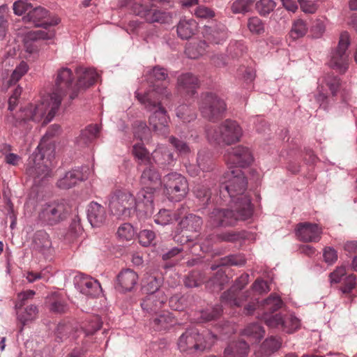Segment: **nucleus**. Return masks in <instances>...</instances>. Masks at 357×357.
Returning <instances> with one entry per match:
<instances>
[{
	"instance_id": "nucleus-1",
	"label": "nucleus",
	"mask_w": 357,
	"mask_h": 357,
	"mask_svg": "<svg viewBox=\"0 0 357 357\" xmlns=\"http://www.w3.org/2000/svg\"><path fill=\"white\" fill-rule=\"evenodd\" d=\"M73 79V73L70 68H60L57 71L55 85L50 97L36 105H30L24 107L21 112L20 119L17 121L18 125L22 126L27 121L40 122L43 119V125L50 122L57 112L62 100L70 91Z\"/></svg>"
},
{
	"instance_id": "nucleus-2",
	"label": "nucleus",
	"mask_w": 357,
	"mask_h": 357,
	"mask_svg": "<svg viewBox=\"0 0 357 357\" xmlns=\"http://www.w3.org/2000/svg\"><path fill=\"white\" fill-rule=\"evenodd\" d=\"M159 96L169 100L172 94L167 87L162 84H153L151 89L144 93L135 92L136 98L146 109H155L149 116L150 127L158 135L166 137L169 133V117L165 108L159 101Z\"/></svg>"
},
{
	"instance_id": "nucleus-3",
	"label": "nucleus",
	"mask_w": 357,
	"mask_h": 357,
	"mask_svg": "<svg viewBox=\"0 0 357 357\" xmlns=\"http://www.w3.org/2000/svg\"><path fill=\"white\" fill-rule=\"evenodd\" d=\"M226 178L227 180L220 185V195L225 197V194H227L231 198V202L241 205L243 217H251L252 207L250 198L245 192L248 181L244 174L236 168L227 172Z\"/></svg>"
},
{
	"instance_id": "nucleus-4",
	"label": "nucleus",
	"mask_w": 357,
	"mask_h": 357,
	"mask_svg": "<svg viewBox=\"0 0 357 357\" xmlns=\"http://www.w3.org/2000/svg\"><path fill=\"white\" fill-rule=\"evenodd\" d=\"M215 335L208 333H200L197 329L186 330L178 337L177 346L178 350L185 356H195L211 347Z\"/></svg>"
},
{
	"instance_id": "nucleus-5",
	"label": "nucleus",
	"mask_w": 357,
	"mask_h": 357,
	"mask_svg": "<svg viewBox=\"0 0 357 357\" xmlns=\"http://www.w3.org/2000/svg\"><path fill=\"white\" fill-rule=\"evenodd\" d=\"M206 135L211 143L231 145L240 141L243 130L236 121L226 119L218 126L208 128Z\"/></svg>"
},
{
	"instance_id": "nucleus-6",
	"label": "nucleus",
	"mask_w": 357,
	"mask_h": 357,
	"mask_svg": "<svg viewBox=\"0 0 357 357\" xmlns=\"http://www.w3.org/2000/svg\"><path fill=\"white\" fill-rule=\"evenodd\" d=\"M231 209L214 208L208 216L207 224L211 227L234 226L238 220H245L250 217H243L241 204L231 202Z\"/></svg>"
},
{
	"instance_id": "nucleus-7",
	"label": "nucleus",
	"mask_w": 357,
	"mask_h": 357,
	"mask_svg": "<svg viewBox=\"0 0 357 357\" xmlns=\"http://www.w3.org/2000/svg\"><path fill=\"white\" fill-rule=\"evenodd\" d=\"M199 109L206 120L215 122L221 119L227 110L225 101L213 93H203L199 100Z\"/></svg>"
},
{
	"instance_id": "nucleus-8",
	"label": "nucleus",
	"mask_w": 357,
	"mask_h": 357,
	"mask_svg": "<svg viewBox=\"0 0 357 357\" xmlns=\"http://www.w3.org/2000/svg\"><path fill=\"white\" fill-rule=\"evenodd\" d=\"M164 192L169 199L180 202L185 197L188 191V183L181 174L172 172L164 176L162 180Z\"/></svg>"
},
{
	"instance_id": "nucleus-9",
	"label": "nucleus",
	"mask_w": 357,
	"mask_h": 357,
	"mask_svg": "<svg viewBox=\"0 0 357 357\" xmlns=\"http://www.w3.org/2000/svg\"><path fill=\"white\" fill-rule=\"evenodd\" d=\"M112 213L120 218L130 217L135 211V197L129 192L116 190L110 197Z\"/></svg>"
},
{
	"instance_id": "nucleus-10",
	"label": "nucleus",
	"mask_w": 357,
	"mask_h": 357,
	"mask_svg": "<svg viewBox=\"0 0 357 357\" xmlns=\"http://www.w3.org/2000/svg\"><path fill=\"white\" fill-rule=\"evenodd\" d=\"M70 208L64 200L54 201L42 205L38 218L48 225H54L66 220Z\"/></svg>"
},
{
	"instance_id": "nucleus-11",
	"label": "nucleus",
	"mask_w": 357,
	"mask_h": 357,
	"mask_svg": "<svg viewBox=\"0 0 357 357\" xmlns=\"http://www.w3.org/2000/svg\"><path fill=\"white\" fill-rule=\"evenodd\" d=\"M50 161L45 160V155L40 151L32 155L26 169V174L33 179L36 184H40L46 178L52 176L49 167Z\"/></svg>"
},
{
	"instance_id": "nucleus-12",
	"label": "nucleus",
	"mask_w": 357,
	"mask_h": 357,
	"mask_svg": "<svg viewBox=\"0 0 357 357\" xmlns=\"http://www.w3.org/2000/svg\"><path fill=\"white\" fill-rule=\"evenodd\" d=\"M350 45L349 35L347 31L342 32L337 47L332 52L329 62L330 66L341 73H344L349 66L348 47Z\"/></svg>"
},
{
	"instance_id": "nucleus-13",
	"label": "nucleus",
	"mask_w": 357,
	"mask_h": 357,
	"mask_svg": "<svg viewBox=\"0 0 357 357\" xmlns=\"http://www.w3.org/2000/svg\"><path fill=\"white\" fill-rule=\"evenodd\" d=\"M155 188H142L135 198V211L139 218L144 219L151 216L154 211V197Z\"/></svg>"
},
{
	"instance_id": "nucleus-14",
	"label": "nucleus",
	"mask_w": 357,
	"mask_h": 357,
	"mask_svg": "<svg viewBox=\"0 0 357 357\" xmlns=\"http://www.w3.org/2000/svg\"><path fill=\"white\" fill-rule=\"evenodd\" d=\"M248 274L242 275L229 290L222 294L221 296L222 301L231 306H241L242 303L245 301L250 296V293L245 291L241 296H238V291L241 290L248 284Z\"/></svg>"
},
{
	"instance_id": "nucleus-15",
	"label": "nucleus",
	"mask_w": 357,
	"mask_h": 357,
	"mask_svg": "<svg viewBox=\"0 0 357 357\" xmlns=\"http://www.w3.org/2000/svg\"><path fill=\"white\" fill-rule=\"evenodd\" d=\"M76 73L77 75V82L75 88L71 89V91L69 93L68 100L64 105H69L70 102L74 100L78 95L77 89H85L88 88L93 84L98 75V73L92 68H84L82 67H78L76 69Z\"/></svg>"
},
{
	"instance_id": "nucleus-16",
	"label": "nucleus",
	"mask_w": 357,
	"mask_h": 357,
	"mask_svg": "<svg viewBox=\"0 0 357 357\" xmlns=\"http://www.w3.org/2000/svg\"><path fill=\"white\" fill-rule=\"evenodd\" d=\"M49 15V11L43 7L37 6L31 8L26 15L22 17L25 22H31L36 26H42L45 29L50 26H54L59 23L60 20L58 18L47 20Z\"/></svg>"
},
{
	"instance_id": "nucleus-17",
	"label": "nucleus",
	"mask_w": 357,
	"mask_h": 357,
	"mask_svg": "<svg viewBox=\"0 0 357 357\" xmlns=\"http://www.w3.org/2000/svg\"><path fill=\"white\" fill-rule=\"evenodd\" d=\"M167 296L164 291H158L156 294H147L141 303L144 311L149 314H157L165 306Z\"/></svg>"
},
{
	"instance_id": "nucleus-18",
	"label": "nucleus",
	"mask_w": 357,
	"mask_h": 357,
	"mask_svg": "<svg viewBox=\"0 0 357 357\" xmlns=\"http://www.w3.org/2000/svg\"><path fill=\"white\" fill-rule=\"evenodd\" d=\"M322 229L317 224L301 222L297 225L296 235L304 242H318L321 238Z\"/></svg>"
},
{
	"instance_id": "nucleus-19",
	"label": "nucleus",
	"mask_w": 357,
	"mask_h": 357,
	"mask_svg": "<svg viewBox=\"0 0 357 357\" xmlns=\"http://www.w3.org/2000/svg\"><path fill=\"white\" fill-rule=\"evenodd\" d=\"M252 159L250 150L242 146L231 148L228 151L226 156L227 161L239 167H245L250 165Z\"/></svg>"
},
{
	"instance_id": "nucleus-20",
	"label": "nucleus",
	"mask_w": 357,
	"mask_h": 357,
	"mask_svg": "<svg viewBox=\"0 0 357 357\" xmlns=\"http://www.w3.org/2000/svg\"><path fill=\"white\" fill-rule=\"evenodd\" d=\"M77 284L80 292L87 296L96 297L102 291L98 280L88 276H79L77 278Z\"/></svg>"
},
{
	"instance_id": "nucleus-21",
	"label": "nucleus",
	"mask_w": 357,
	"mask_h": 357,
	"mask_svg": "<svg viewBox=\"0 0 357 357\" xmlns=\"http://www.w3.org/2000/svg\"><path fill=\"white\" fill-rule=\"evenodd\" d=\"M107 212L104 206L92 202L88 206L87 218L93 227L102 226L107 220Z\"/></svg>"
},
{
	"instance_id": "nucleus-22",
	"label": "nucleus",
	"mask_w": 357,
	"mask_h": 357,
	"mask_svg": "<svg viewBox=\"0 0 357 357\" xmlns=\"http://www.w3.org/2000/svg\"><path fill=\"white\" fill-rule=\"evenodd\" d=\"M198 86V79L192 73H183L177 78V89L181 93L193 96Z\"/></svg>"
},
{
	"instance_id": "nucleus-23",
	"label": "nucleus",
	"mask_w": 357,
	"mask_h": 357,
	"mask_svg": "<svg viewBox=\"0 0 357 357\" xmlns=\"http://www.w3.org/2000/svg\"><path fill=\"white\" fill-rule=\"evenodd\" d=\"M140 183L143 188L157 187L162 183L160 175L157 169L153 165H149L142 172L140 176Z\"/></svg>"
},
{
	"instance_id": "nucleus-24",
	"label": "nucleus",
	"mask_w": 357,
	"mask_h": 357,
	"mask_svg": "<svg viewBox=\"0 0 357 357\" xmlns=\"http://www.w3.org/2000/svg\"><path fill=\"white\" fill-rule=\"evenodd\" d=\"M137 274L131 269H126L120 272L117 276V288L120 291H130L137 284Z\"/></svg>"
},
{
	"instance_id": "nucleus-25",
	"label": "nucleus",
	"mask_w": 357,
	"mask_h": 357,
	"mask_svg": "<svg viewBox=\"0 0 357 357\" xmlns=\"http://www.w3.org/2000/svg\"><path fill=\"white\" fill-rule=\"evenodd\" d=\"M155 315L151 323L155 331H166L176 324L174 317L168 311H162Z\"/></svg>"
},
{
	"instance_id": "nucleus-26",
	"label": "nucleus",
	"mask_w": 357,
	"mask_h": 357,
	"mask_svg": "<svg viewBox=\"0 0 357 357\" xmlns=\"http://www.w3.org/2000/svg\"><path fill=\"white\" fill-rule=\"evenodd\" d=\"M249 346L244 340L231 342L225 349V357H246Z\"/></svg>"
},
{
	"instance_id": "nucleus-27",
	"label": "nucleus",
	"mask_w": 357,
	"mask_h": 357,
	"mask_svg": "<svg viewBox=\"0 0 357 357\" xmlns=\"http://www.w3.org/2000/svg\"><path fill=\"white\" fill-rule=\"evenodd\" d=\"M83 180H84L83 173L78 169H73L67 172L63 178L58 181L57 186L61 189H69Z\"/></svg>"
},
{
	"instance_id": "nucleus-28",
	"label": "nucleus",
	"mask_w": 357,
	"mask_h": 357,
	"mask_svg": "<svg viewBox=\"0 0 357 357\" xmlns=\"http://www.w3.org/2000/svg\"><path fill=\"white\" fill-rule=\"evenodd\" d=\"M185 211V207H181V208H179L178 210L177 213H174L169 210L161 209L155 215L154 221L156 224L161 225H167L168 224H172L174 222L176 221L178 218H180L181 215Z\"/></svg>"
},
{
	"instance_id": "nucleus-29",
	"label": "nucleus",
	"mask_w": 357,
	"mask_h": 357,
	"mask_svg": "<svg viewBox=\"0 0 357 357\" xmlns=\"http://www.w3.org/2000/svg\"><path fill=\"white\" fill-rule=\"evenodd\" d=\"M227 38V31L225 25L206 28V38L211 43L220 44Z\"/></svg>"
},
{
	"instance_id": "nucleus-30",
	"label": "nucleus",
	"mask_w": 357,
	"mask_h": 357,
	"mask_svg": "<svg viewBox=\"0 0 357 357\" xmlns=\"http://www.w3.org/2000/svg\"><path fill=\"white\" fill-rule=\"evenodd\" d=\"M197 31V24L194 20H181L177 25V34L183 40H188Z\"/></svg>"
},
{
	"instance_id": "nucleus-31",
	"label": "nucleus",
	"mask_w": 357,
	"mask_h": 357,
	"mask_svg": "<svg viewBox=\"0 0 357 357\" xmlns=\"http://www.w3.org/2000/svg\"><path fill=\"white\" fill-rule=\"evenodd\" d=\"M281 345V341L275 337L267 338L261 345L259 350L255 353L257 357H268L277 351Z\"/></svg>"
},
{
	"instance_id": "nucleus-32",
	"label": "nucleus",
	"mask_w": 357,
	"mask_h": 357,
	"mask_svg": "<svg viewBox=\"0 0 357 357\" xmlns=\"http://www.w3.org/2000/svg\"><path fill=\"white\" fill-rule=\"evenodd\" d=\"M161 285V278L155 275L146 274L142 280V290L146 294H156L158 291H163L160 289Z\"/></svg>"
},
{
	"instance_id": "nucleus-33",
	"label": "nucleus",
	"mask_w": 357,
	"mask_h": 357,
	"mask_svg": "<svg viewBox=\"0 0 357 357\" xmlns=\"http://www.w3.org/2000/svg\"><path fill=\"white\" fill-rule=\"evenodd\" d=\"M54 36V32L53 31H43V30H37L29 31L26 33L24 38L25 46L27 49V51L29 52H34V49L31 47V43L32 41L37 40L38 39L47 40L51 39Z\"/></svg>"
},
{
	"instance_id": "nucleus-34",
	"label": "nucleus",
	"mask_w": 357,
	"mask_h": 357,
	"mask_svg": "<svg viewBox=\"0 0 357 357\" xmlns=\"http://www.w3.org/2000/svg\"><path fill=\"white\" fill-rule=\"evenodd\" d=\"M202 225V220L200 217L189 214L185 216L180 222V226L182 229L189 233L199 232Z\"/></svg>"
},
{
	"instance_id": "nucleus-35",
	"label": "nucleus",
	"mask_w": 357,
	"mask_h": 357,
	"mask_svg": "<svg viewBox=\"0 0 357 357\" xmlns=\"http://www.w3.org/2000/svg\"><path fill=\"white\" fill-rule=\"evenodd\" d=\"M208 45L205 40H199L186 45L185 53L190 59H196L205 54Z\"/></svg>"
},
{
	"instance_id": "nucleus-36",
	"label": "nucleus",
	"mask_w": 357,
	"mask_h": 357,
	"mask_svg": "<svg viewBox=\"0 0 357 357\" xmlns=\"http://www.w3.org/2000/svg\"><path fill=\"white\" fill-rule=\"evenodd\" d=\"M38 310L34 305L27 306L24 310L18 313L17 319L21 324L20 331H23L24 326L29 323L35 320L38 316Z\"/></svg>"
},
{
	"instance_id": "nucleus-37",
	"label": "nucleus",
	"mask_w": 357,
	"mask_h": 357,
	"mask_svg": "<svg viewBox=\"0 0 357 357\" xmlns=\"http://www.w3.org/2000/svg\"><path fill=\"white\" fill-rule=\"evenodd\" d=\"M99 132L100 128L97 124L89 125L82 130L77 142L79 144H87L98 137Z\"/></svg>"
},
{
	"instance_id": "nucleus-38",
	"label": "nucleus",
	"mask_w": 357,
	"mask_h": 357,
	"mask_svg": "<svg viewBox=\"0 0 357 357\" xmlns=\"http://www.w3.org/2000/svg\"><path fill=\"white\" fill-rule=\"evenodd\" d=\"M171 20L172 15L169 13L151 8L146 21L149 23L159 22L164 24L169 23Z\"/></svg>"
},
{
	"instance_id": "nucleus-39",
	"label": "nucleus",
	"mask_w": 357,
	"mask_h": 357,
	"mask_svg": "<svg viewBox=\"0 0 357 357\" xmlns=\"http://www.w3.org/2000/svg\"><path fill=\"white\" fill-rule=\"evenodd\" d=\"M283 302L281 298L276 295H270L263 301L262 307L265 314L273 313L281 308Z\"/></svg>"
},
{
	"instance_id": "nucleus-40",
	"label": "nucleus",
	"mask_w": 357,
	"mask_h": 357,
	"mask_svg": "<svg viewBox=\"0 0 357 357\" xmlns=\"http://www.w3.org/2000/svg\"><path fill=\"white\" fill-rule=\"evenodd\" d=\"M205 281L204 274L199 271H191L184 280L185 287L192 288L200 286Z\"/></svg>"
},
{
	"instance_id": "nucleus-41",
	"label": "nucleus",
	"mask_w": 357,
	"mask_h": 357,
	"mask_svg": "<svg viewBox=\"0 0 357 357\" xmlns=\"http://www.w3.org/2000/svg\"><path fill=\"white\" fill-rule=\"evenodd\" d=\"M147 79L152 82L155 81H165L168 78L167 69L160 66H155L146 73Z\"/></svg>"
},
{
	"instance_id": "nucleus-42",
	"label": "nucleus",
	"mask_w": 357,
	"mask_h": 357,
	"mask_svg": "<svg viewBox=\"0 0 357 357\" xmlns=\"http://www.w3.org/2000/svg\"><path fill=\"white\" fill-rule=\"evenodd\" d=\"M176 116L183 123H190L196 119L195 112L188 105H181L176 109Z\"/></svg>"
},
{
	"instance_id": "nucleus-43",
	"label": "nucleus",
	"mask_w": 357,
	"mask_h": 357,
	"mask_svg": "<svg viewBox=\"0 0 357 357\" xmlns=\"http://www.w3.org/2000/svg\"><path fill=\"white\" fill-rule=\"evenodd\" d=\"M49 309L54 313H65L68 310L66 302L56 294L52 295L49 298Z\"/></svg>"
},
{
	"instance_id": "nucleus-44",
	"label": "nucleus",
	"mask_w": 357,
	"mask_h": 357,
	"mask_svg": "<svg viewBox=\"0 0 357 357\" xmlns=\"http://www.w3.org/2000/svg\"><path fill=\"white\" fill-rule=\"evenodd\" d=\"M276 6V3L273 0H259L255 3V9L262 17L269 15Z\"/></svg>"
},
{
	"instance_id": "nucleus-45",
	"label": "nucleus",
	"mask_w": 357,
	"mask_h": 357,
	"mask_svg": "<svg viewBox=\"0 0 357 357\" xmlns=\"http://www.w3.org/2000/svg\"><path fill=\"white\" fill-rule=\"evenodd\" d=\"M300 328V320L292 314L284 316L282 324V331L292 333Z\"/></svg>"
},
{
	"instance_id": "nucleus-46",
	"label": "nucleus",
	"mask_w": 357,
	"mask_h": 357,
	"mask_svg": "<svg viewBox=\"0 0 357 357\" xmlns=\"http://www.w3.org/2000/svg\"><path fill=\"white\" fill-rule=\"evenodd\" d=\"M307 31V26L305 22L302 20H298L293 24L290 31V36L293 39H298L304 36Z\"/></svg>"
},
{
	"instance_id": "nucleus-47",
	"label": "nucleus",
	"mask_w": 357,
	"mask_h": 357,
	"mask_svg": "<svg viewBox=\"0 0 357 357\" xmlns=\"http://www.w3.org/2000/svg\"><path fill=\"white\" fill-rule=\"evenodd\" d=\"M243 333L247 337H253L255 340H260L264 336V331L259 324H251L243 330Z\"/></svg>"
},
{
	"instance_id": "nucleus-48",
	"label": "nucleus",
	"mask_w": 357,
	"mask_h": 357,
	"mask_svg": "<svg viewBox=\"0 0 357 357\" xmlns=\"http://www.w3.org/2000/svg\"><path fill=\"white\" fill-rule=\"evenodd\" d=\"M117 236L121 241H130L133 238L135 231L132 226L129 223L122 224L117 230Z\"/></svg>"
},
{
	"instance_id": "nucleus-49",
	"label": "nucleus",
	"mask_w": 357,
	"mask_h": 357,
	"mask_svg": "<svg viewBox=\"0 0 357 357\" xmlns=\"http://www.w3.org/2000/svg\"><path fill=\"white\" fill-rule=\"evenodd\" d=\"M102 322L99 316H93L84 324V330L86 335H93L102 326Z\"/></svg>"
},
{
	"instance_id": "nucleus-50",
	"label": "nucleus",
	"mask_w": 357,
	"mask_h": 357,
	"mask_svg": "<svg viewBox=\"0 0 357 357\" xmlns=\"http://www.w3.org/2000/svg\"><path fill=\"white\" fill-rule=\"evenodd\" d=\"M34 243L38 248L45 250L52 245L48 234L44 231L38 232L34 237Z\"/></svg>"
},
{
	"instance_id": "nucleus-51",
	"label": "nucleus",
	"mask_w": 357,
	"mask_h": 357,
	"mask_svg": "<svg viewBox=\"0 0 357 357\" xmlns=\"http://www.w3.org/2000/svg\"><path fill=\"white\" fill-rule=\"evenodd\" d=\"M248 27L252 33L257 35H261L265 31L264 22L258 17H252L249 18Z\"/></svg>"
},
{
	"instance_id": "nucleus-52",
	"label": "nucleus",
	"mask_w": 357,
	"mask_h": 357,
	"mask_svg": "<svg viewBox=\"0 0 357 357\" xmlns=\"http://www.w3.org/2000/svg\"><path fill=\"white\" fill-rule=\"evenodd\" d=\"M222 311V307L219 305L204 310L201 312V319L203 321H209L218 319Z\"/></svg>"
},
{
	"instance_id": "nucleus-53",
	"label": "nucleus",
	"mask_w": 357,
	"mask_h": 357,
	"mask_svg": "<svg viewBox=\"0 0 357 357\" xmlns=\"http://www.w3.org/2000/svg\"><path fill=\"white\" fill-rule=\"evenodd\" d=\"M245 258L241 255H230L225 259H222L221 260V263L220 266H227V265H236V266H241L245 264ZM219 265L215 266L213 265L211 266L212 270H215Z\"/></svg>"
},
{
	"instance_id": "nucleus-54",
	"label": "nucleus",
	"mask_w": 357,
	"mask_h": 357,
	"mask_svg": "<svg viewBox=\"0 0 357 357\" xmlns=\"http://www.w3.org/2000/svg\"><path fill=\"white\" fill-rule=\"evenodd\" d=\"M284 316L280 314H276L272 316H264V322L270 328H276L282 330V324Z\"/></svg>"
},
{
	"instance_id": "nucleus-55",
	"label": "nucleus",
	"mask_w": 357,
	"mask_h": 357,
	"mask_svg": "<svg viewBox=\"0 0 357 357\" xmlns=\"http://www.w3.org/2000/svg\"><path fill=\"white\" fill-rule=\"evenodd\" d=\"M151 8L148 5H144L139 2H132L130 5L131 11L136 15L144 18L145 20L150 11Z\"/></svg>"
},
{
	"instance_id": "nucleus-56",
	"label": "nucleus",
	"mask_w": 357,
	"mask_h": 357,
	"mask_svg": "<svg viewBox=\"0 0 357 357\" xmlns=\"http://www.w3.org/2000/svg\"><path fill=\"white\" fill-rule=\"evenodd\" d=\"M32 5L26 0H18L13 3V9L14 13L21 16L25 13L27 14L31 9Z\"/></svg>"
},
{
	"instance_id": "nucleus-57",
	"label": "nucleus",
	"mask_w": 357,
	"mask_h": 357,
	"mask_svg": "<svg viewBox=\"0 0 357 357\" xmlns=\"http://www.w3.org/2000/svg\"><path fill=\"white\" fill-rule=\"evenodd\" d=\"M169 305L174 310L182 311L186 306V299L183 296L174 295L169 298Z\"/></svg>"
},
{
	"instance_id": "nucleus-58",
	"label": "nucleus",
	"mask_w": 357,
	"mask_h": 357,
	"mask_svg": "<svg viewBox=\"0 0 357 357\" xmlns=\"http://www.w3.org/2000/svg\"><path fill=\"white\" fill-rule=\"evenodd\" d=\"M255 0H236L231 6V10L234 13L248 12L250 6Z\"/></svg>"
},
{
	"instance_id": "nucleus-59",
	"label": "nucleus",
	"mask_w": 357,
	"mask_h": 357,
	"mask_svg": "<svg viewBox=\"0 0 357 357\" xmlns=\"http://www.w3.org/2000/svg\"><path fill=\"white\" fill-rule=\"evenodd\" d=\"M133 154L142 162H144L146 164H149L150 158L149 156V152L146 148L141 144H137L133 146L132 149Z\"/></svg>"
},
{
	"instance_id": "nucleus-60",
	"label": "nucleus",
	"mask_w": 357,
	"mask_h": 357,
	"mask_svg": "<svg viewBox=\"0 0 357 357\" xmlns=\"http://www.w3.org/2000/svg\"><path fill=\"white\" fill-rule=\"evenodd\" d=\"M169 142L181 155H186L190 152L189 146L182 140L174 137H171L169 138Z\"/></svg>"
},
{
	"instance_id": "nucleus-61",
	"label": "nucleus",
	"mask_w": 357,
	"mask_h": 357,
	"mask_svg": "<svg viewBox=\"0 0 357 357\" xmlns=\"http://www.w3.org/2000/svg\"><path fill=\"white\" fill-rule=\"evenodd\" d=\"M196 197L202 201L204 204L208 203L211 199V192L208 188L204 185H199L195 190Z\"/></svg>"
},
{
	"instance_id": "nucleus-62",
	"label": "nucleus",
	"mask_w": 357,
	"mask_h": 357,
	"mask_svg": "<svg viewBox=\"0 0 357 357\" xmlns=\"http://www.w3.org/2000/svg\"><path fill=\"white\" fill-rule=\"evenodd\" d=\"M155 237V233L151 230L144 229L139 233V243L144 246L149 245Z\"/></svg>"
},
{
	"instance_id": "nucleus-63",
	"label": "nucleus",
	"mask_w": 357,
	"mask_h": 357,
	"mask_svg": "<svg viewBox=\"0 0 357 357\" xmlns=\"http://www.w3.org/2000/svg\"><path fill=\"white\" fill-rule=\"evenodd\" d=\"M150 129L144 123H139L135 131V136L140 140H147L149 138Z\"/></svg>"
},
{
	"instance_id": "nucleus-64",
	"label": "nucleus",
	"mask_w": 357,
	"mask_h": 357,
	"mask_svg": "<svg viewBox=\"0 0 357 357\" xmlns=\"http://www.w3.org/2000/svg\"><path fill=\"white\" fill-rule=\"evenodd\" d=\"M197 165L203 172H208L212 169V162L211 159L204 154L199 153L197 158Z\"/></svg>"
}]
</instances>
